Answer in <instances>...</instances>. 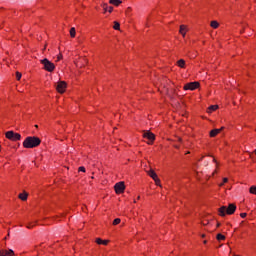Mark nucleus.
Masks as SVG:
<instances>
[{"mask_svg":"<svg viewBox=\"0 0 256 256\" xmlns=\"http://www.w3.org/2000/svg\"><path fill=\"white\" fill-rule=\"evenodd\" d=\"M41 145V139L37 136H28L23 142V147L25 149H35Z\"/></svg>","mask_w":256,"mask_h":256,"instance_id":"obj_1","label":"nucleus"},{"mask_svg":"<svg viewBox=\"0 0 256 256\" xmlns=\"http://www.w3.org/2000/svg\"><path fill=\"white\" fill-rule=\"evenodd\" d=\"M237 210V206L235 204H229V206H222L219 208L220 217H225V215H233Z\"/></svg>","mask_w":256,"mask_h":256,"instance_id":"obj_2","label":"nucleus"},{"mask_svg":"<svg viewBox=\"0 0 256 256\" xmlns=\"http://www.w3.org/2000/svg\"><path fill=\"white\" fill-rule=\"evenodd\" d=\"M40 63L44 66L45 71H48L49 73H52V71H55V64H53L49 59L44 58L40 60Z\"/></svg>","mask_w":256,"mask_h":256,"instance_id":"obj_3","label":"nucleus"},{"mask_svg":"<svg viewBox=\"0 0 256 256\" xmlns=\"http://www.w3.org/2000/svg\"><path fill=\"white\" fill-rule=\"evenodd\" d=\"M5 135L6 139H9L10 141H21V134L15 133L14 131H8Z\"/></svg>","mask_w":256,"mask_h":256,"instance_id":"obj_4","label":"nucleus"},{"mask_svg":"<svg viewBox=\"0 0 256 256\" xmlns=\"http://www.w3.org/2000/svg\"><path fill=\"white\" fill-rule=\"evenodd\" d=\"M199 82H190L184 86V91H195V89H199Z\"/></svg>","mask_w":256,"mask_h":256,"instance_id":"obj_5","label":"nucleus"},{"mask_svg":"<svg viewBox=\"0 0 256 256\" xmlns=\"http://www.w3.org/2000/svg\"><path fill=\"white\" fill-rule=\"evenodd\" d=\"M114 189L118 195L123 193L125 191V182L116 183Z\"/></svg>","mask_w":256,"mask_h":256,"instance_id":"obj_6","label":"nucleus"},{"mask_svg":"<svg viewBox=\"0 0 256 256\" xmlns=\"http://www.w3.org/2000/svg\"><path fill=\"white\" fill-rule=\"evenodd\" d=\"M65 89H67V83L65 81H60L56 85V90L58 93H65Z\"/></svg>","mask_w":256,"mask_h":256,"instance_id":"obj_7","label":"nucleus"},{"mask_svg":"<svg viewBox=\"0 0 256 256\" xmlns=\"http://www.w3.org/2000/svg\"><path fill=\"white\" fill-rule=\"evenodd\" d=\"M143 137L144 139H148V141H151V142L155 141V134H153L149 130L143 131Z\"/></svg>","mask_w":256,"mask_h":256,"instance_id":"obj_8","label":"nucleus"},{"mask_svg":"<svg viewBox=\"0 0 256 256\" xmlns=\"http://www.w3.org/2000/svg\"><path fill=\"white\" fill-rule=\"evenodd\" d=\"M146 173L147 175H149V177H151L155 183H159L160 180H159V177L157 176V173H155L153 170H146Z\"/></svg>","mask_w":256,"mask_h":256,"instance_id":"obj_9","label":"nucleus"},{"mask_svg":"<svg viewBox=\"0 0 256 256\" xmlns=\"http://www.w3.org/2000/svg\"><path fill=\"white\" fill-rule=\"evenodd\" d=\"M15 252L13 251V249H9V250H0V256H14Z\"/></svg>","mask_w":256,"mask_h":256,"instance_id":"obj_10","label":"nucleus"},{"mask_svg":"<svg viewBox=\"0 0 256 256\" xmlns=\"http://www.w3.org/2000/svg\"><path fill=\"white\" fill-rule=\"evenodd\" d=\"M223 129H225V127H222L220 129H213L210 131V137H217V135H219V133L221 131H223Z\"/></svg>","mask_w":256,"mask_h":256,"instance_id":"obj_11","label":"nucleus"},{"mask_svg":"<svg viewBox=\"0 0 256 256\" xmlns=\"http://www.w3.org/2000/svg\"><path fill=\"white\" fill-rule=\"evenodd\" d=\"M179 33H180V35H182V37H185V35H187V26L180 25Z\"/></svg>","mask_w":256,"mask_h":256,"instance_id":"obj_12","label":"nucleus"},{"mask_svg":"<svg viewBox=\"0 0 256 256\" xmlns=\"http://www.w3.org/2000/svg\"><path fill=\"white\" fill-rule=\"evenodd\" d=\"M18 197L19 199H21V201H27V197H29V194H27V192L20 193Z\"/></svg>","mask_w":256,"mask_h":256,"instance_id":"obj_13","label":"nucleus"},{"mask_svg":"<svg viewBox=\"0 0 256 256\" xmlns=\"http://www.w3.org/2000/svg\"><path fill=\"white\" fill-rule=\"evenodd\" d=\"M109 3L111 5H114L115 7H119V5H121V0H109Z\"/></svg>","mask_w":256,"mask_h":256,"instance_id":"obj_14","label":"nucleus"},{"mask_svg":"<svg viewBox=\"0 0 256 256\" xmlns=\"http://www.w3.org/2000/svg\"><path fill=\"white\" fill-rule=\"evenodd\" d=\"M217 109H219V106H218V105H211V106L208 108V113H213V111H217Z\"/></svg>","mask_w":256,"mask_h":256,"instance_id":"obj_15","label":"nucleus"},{"mask_svg":"<svg viewBox=\"0 0 256 256\" xmlns=\"http://www.w3.org/2000/svg\"><path fill=\"white\" fill-rule=\"evenodd\" d=\"M104 11H108V13H113V6H107V4L103 5Z\"/></svg>","mask_w":256,"mask_h":256,"instance_id":"obj_16","label":"nucleus"},{"mask_svg":"<svg viewBox=\"0 0 256 256\" xmlns=\"http://www.w3.org/2000/svg\"><path fill=\"white\" fill-rule=\"evenodd\" d=\"M178 67H181V69H185V60L180 59L177 61Z\"/></svg>","mask_w":256,"mask_h":256,"instance_id":"obj_17","label":"nucleus"},{"mask_svg":"<svg viewBox=\"0 0 256 256\" xmlns=\"http://www.w3.org/2000/svg\"><path fill=\"white\" fill-rule=\"evenodd\" d=\"M210 25H211V27H212L213 29H217V27H219V22H218V21H212V22L210 23Z\"/></svg>","mask_w":256,"mask_h":256,"instance_id":"obj_18","label":"nucleus"},{"mask_svg":"<svg viewBox=\"0 0 256 256\" xmlns=\"http://www.w3.org/2000/svg\"><path fill=\"white\" fill-rule=\"evenodd\" d=\"M113 29H115V31H119V29H121V24H119V22H114Z\"/></svg>","mask_w":256,"mask_h":256,"instance_id":"obj_19","label":"nucleus"},{"mask_svg":"<svg viewBox=\"0 0 256 256\" xmlns=\"http://www.w3.org/2000/svg\"><path fill=\"white\" fill-rule=\"evenodd\" d=\"M216 239H217L218 241H225V235H223V234H217Z\"/></svg>","mask_w":256,"mask_h":256,"instance_id":"obj_20","label":"nucleus"},{"mask_svg":"<svg viewBox=\"0 0 256 256\" xmlns=\"http://www.w3.org/2000/svg\"><path fill=\"white\" fill-rule=\"evenodd\" d=\"M75 35H76V32H75V27H72L71 29H70V37H75Z\"/></svg>","mask_w":256,"mask_h":256,"instance_id":"obj_21","label":"nucleus"},{"mask_svg":"<svg viewBox=\"0 0 256 256\" xmlns=\"http://www.w3.org/2000/svg\"><path fill=\"white\" fill-rule=\"evenodd\" d=\"M249 191L252 195H256V186H251Z\"/></svg>","mask_w":256,"mask_h":256,"instance_id":"obj_22","label":"nucleus"},{"mask_svg":"<svg viewBox=\"0 0 256 256\" xmlns=\"http://www.w3.org/2000/svg\"><path fill=\"white\" fill-rule=\"evenodd\" d=\"M119 223H121V219L120 218L114 219L113 225H119Z\"/></svg>","mask_w":256,"mask_h":256,"instance_id":"obj_23","label":"nucleus"},{"mask_svg":"<svg viewBox=\"0 0 256 256\" xmlns=\"http://www.w3.org/2000/svg\"><path fill=\"white\" fill-rule=\"evenodd\" d=\"M22 77V74L20 72H16V79L17 81H20Z\"/></svg>","mask_w":256,"mask_h":256,"instance_id":"obj_24","label":"nucleus"},{"mask_svg":"<svg viewBox=\"0 0 256 256\" xmlns=\"http://www.w3.org/2000/svg\"><path fill=\"white\" fill-rule=\"evenodd\" d=\"M96 243H97L98 245H103V240H102L101 238H97V239H96Z\"/></svg>","mask_w":256,"mask_h":256,"instance_id":"obj_25","label":"nucleus"},{"mask_svg":"<svg viewBox=\"0 0 256 256\" xmlns=\"http://www.w3.org/2000/svg\"><path fill=\"white\" fill-rule=\"evenodd\" d=\"M227 181H229V179L223 178V183L220 184V187H223V184H224V183H227Z\"/></svg>","mask_w":256,"mask_h":256,"instance_id":"obj_26","label":"nucleus"},{"mask_svg":"<svg viewBox=\"0 0 256 256\" xmlns=\"http://www.w3.org/2000/svg\"><path fill=\"white\" fill-rule=\"evenodd\" d=\"M78 171H81L82 173H85V167H83V166H82V167H79V168H78Z\"/></svg>","mask_w":256,"mask_h":256,"instance_id":"obj_27","label":"nucleus"},{"mask_svg":"<svg viewBox=\"0 0 256 256\" xmlns=\"http://www.w3.org/2000/svg\"><path fill=\"white\" fill-rule=\"evenodd\" d=\"M240 217H241L242 219H245V218L247 217V213H241V214H240Z\"/></svg>","mask_w":256,"mask_h":256,"instance_id":"obj_28","label":"nucleus"},{"mask_svg":"<svg viewBox=\"0 0 256 256\" xmlns=\"http://www.w3.org/2000/svg\"><path fill=\"white\" fill-rule=\"evenodd\" d=\"M61 59H63V54L58 55L57 61H61Z\"/></svg>","mask_w":256,"mask_h":256,"instance_id":"obj_29","label":"nucleus"},{"mask_svg":"<svg viewBox=\"0 0 256 256\" xmlns=\"http://www.w3.org/2000/svg\"><path fill=\"white\" fill-rule=\"evenodd\" d=\"M107 243H109V241H107V240H102V245H107Z\"/></svg>","mask_w":256,"mask_h":256,"instance_id":"obj_30","label":"nucleus"},{"mask_svg":"<svg viewBox=\"0 0 256 256\" xmlns=\"http://www.w3.org/2000/svg\"><path fill=\"white\" fill-rule=\"evenodd\" d=\"M250 155V159H253V161H255V158H253V154L251 152H248Z\"/></svg>","mask_w":256,"mask_h":256,"instance_id":"obj_31","label":"nucleus"},{"mask_svg":"<svg viewBox=\"0 0 256 256\" xmlns=\"http://www.w3.org/2000/svg\"><path fill=\"white\" fill-rule=\"evenodd\" d=\"M130 11H131V8H127L126 10L127 15H129Z\"/></svg>","mask_w":256,"mask_h":256,"instance_id":"obj_32","label":"nucleus"},{"mask_svg":"<svg viewBox=\"0 0 256 256\" xmlns=\"http://www.w3.org/2000/svg\"><path fill=\"white\" fill-rule=\"evenodd\" d=\"M26 227H27V229H31L33 226H32L31 223H30V224H28Z\"/></svg>","mask_w":256,"mask_h":256,"instance_id":"obj_33","label":"nucleus"},{"mask_svg":"<svg viewBox=\"0 0 256 256\" xmlns=\"http://www.w3.org/2000/svg\"><path fill=\"white\" fill-rule=\"evenodd\" d=\"M155 183H156V185L161 186V181L160 182H155Z\"/></svg>","mask_w":256,"mask_h":256,"instance_id":"obj_34","label":"nucleus"},{"mask_svg":"<svg viewBox=\"0 0 256 256\" xmlns=\"http://www.w3.org/2000/svg\"><path fill=\"white\" fill-rule=\"evenodd\" d=\"M213 162H214V163H217V160L214 158V159H213Z\"/></svg>","mask_w":256,"mask_h":256,"instance_id":"obj_35","label":"nucleus"},{"mask_svg":"<svg viewBox=\"0 0 256 256\" xmlns=\"http://www.w3.org/2000/svg\"><path fill=\"white\" fill-rule=\"evenodd\" d=\"M217 227H221V223H218V224H217Z\"/></svg>","mask_w":256,"mask_h":256,"instance_id":"obj_36","label":"nucleus"},{"mask_svg":"<svg viewBox=\"0 0 256 256\" xmlns=\"http://www.w3.org/2000/svg\"><path fill=\"white\" fill-rule=\"evenodd\" d=\"M204 245H207V240H204Z\"/></svg>","mask_w":256,"mask_h":256,"instance_id":"obj_37","label":"nucleus"},{"mask_svg":"<svg viewBox=\"0 0 256 256\" xmlns=\"http://www.w3.org/2000/svg\"><path fill=\"white\" fill-rule=\"evenodd\" d=\"M178 141H181V138H178Z\"/></svg>","mask_w":256,"mask_h":256,"instance_id":"obj_38","label":"nucleus"},{"mask_svg":"<svg viewBox=\"0 0 256 256\" xmlns=\"http://www.w3.org/2000/svg\"><path fill=\"white\" fill-rule=\"evenodd\" d=\"M254 153H255V155H256V149L254 150Z\"/></svg>","mask_w":256,"mask_h":256,"instance_id":"obj_39","label":"nucleus"},{"mask_svg":"<svg viewBox=\"0 0 256 256\" xmlns=\"http://www.w3.org/2000/svg\"><path fill=\"white\" fill-rule=\"evenodd\" d=\"M35 127L37 128V127H39L38 125H35Z\"/></svg>","mask_w":256,"mask_h":256,"instance_id":"obj_40","label":"nucleus"},{"mask_svg":"<svg viewBox=\"0 0 256 256\" xmlns=\"http://www.w3.org/2000/svg\"><path fill=\"white\" fill-rule=\"evenodd\" d=\"M202 237H205V234H203Z\"/></svg>","mask_w":256,"mask_h":256,"instance_id":"obj_41","label":"nucleus"}]
</instances>
